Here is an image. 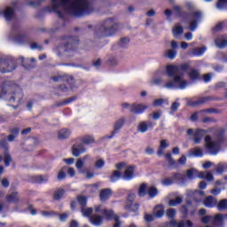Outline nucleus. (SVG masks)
I'll use <instances>...</instances> for the list:
<instances>
[{
	"label": "nucleus",
	"instance_id": "obj_1",
	"mask_svg": "<svg viewBox=\"0 0 227 227\" xmlns=\"http://www.w3.org/2000/svg\"><path fill=\"white\" fill-rule=\"evenodd\" d=\"M47 12H54L61 19L65 14L81 17L89 15L92 12V6L88 0H51Z\"/></svg>",
	"mask_w": 227,
	"mask_h": 227
},
{
	"label": "nucleus",
	"instance_id": "obj_2",
	"mask_svg": "<svg viewBox=\"0 0 227 227\" xmlns=\"http://www.w3.org/2000/svg\"><path fill=\"white\" fill-rule=\"evenodd\" d=\"M187 69V65H168L166 73L168 77H172L170 82H168L163 85V88L168 90L178 89L184 90L189 82L184 78V71Z\"/></svg>",
	"mask_w": 227,
	"mask_h": 227
},
{
	"label": "nucleus",
	"instance_id": "obj_3",
	"mask_svg": "<svg viewBox=\"0 0 227 227\" xmlns=\"http://www.w3.org/2000/svg\"><path fill=\"white\" fill-rule=\"evenodd\" d=\"M0 98L5 99L11 104H16L14 107L17 108L20 104H22V90L13 82H4L2 84Z\"/></svg>",
	"mask_w": 227,
	"mask_h": 227
},
{
	"label": "nucleus",
	"instance_id": "obj_4",
	"mask_svg": "<svg viewBox=\"0 0 227 227\" xmlns=\"http://www.w3.org/2000/svg\"><path fill=\"white\" fill-rule=\"evenodd\" d=\"M78 47V40L76 37H69L67 38V43L64 42L63 46H59L58 51L60 52H65L66 56L71 57L77 51Z\"/></svg>",
	"mask_w": 227,
	"mask_h": 227
},
{
	"label": "nucleus",
	"instance_id": "obj_5",
	"mask_svg": "<svg viewBox=\"0 0 227 227\" xmlns=\"http://www.w3.org/2000/svg\"><path fill=\"white\" fill-rule=\"evenodd\" d=\"M204 146H206L210 155L215 156L221 151V141L213 139L211 136L207 135L204 137Z\"/></svg>",
	"mask_w": 227,
	"mask_h": 227
},
{
	"label": "nucleus",
	"instance_id": "obj_6",
	"mask_svg": "<svg viewBox=\"0 0 227 227\" xmlns=\"http://www.w3.org/2000/svg\"><path fill=\"white\" fill-rule=\"evenodd\" d=\"M227 218L226 215L217 214L216 215H204L201 218V223L204 224H212V227H222L223 219ZM206 227H211L207 225Z\"/></svg>",
	"mask_w": 227,
	"mask_h": 227
},
{
	"label": "nucleus",
	"instance_id": "obj_7",
	"mask_svg": "<svg viewBox=\"0 0 227 227\" xmlns=\"http://www.w3.org/2000/svg\"><path fill=\"white\" fill-rule=\"evenodd\" d=\"M17 68V63L13 59H0V72L11 73Z\"/></svg>",
	"mask_w": 227,
	"mask_h": 227
},
{
	"label": "nucleus",
	"instance_id": "obj_8",
	"mask_svg": "<svg viewBox=\"0 0 227 227\" xmlns=\"http://www.w3.org/2000/svg\"><path fill=\"white\" fill-rule=\"evenodd\" d=\"M208 131L206 129H189L187 130V135L188 136H192L193 137V142L196 145H199L201 143L203 137L206 136V134Z\"/></svg>",
	"mask_w": 227,
	"mask_h": 227
},
{
	"label": "nucleus",
	"instance_id": "obj_9",
	"mask_svg": "<svg viewBox=\"0 0 227 227\" xmlns=\"http://www.w3.org/2000/svg\"><path fill=\"white\" fill-rule=\"evenodd\" d=\"M201 18H202V12L200 11L192 12L188 15L190 30L192 32L196 30L198 23L201 20Z\"/></svg>",
	"mask_w": 227,
	"mask_h": 227
},
{
	"label": "nucleus",
	"instance_id": "obj_10",
	"mask_svg": "<svg viewBox=\"0 0 227 227\" xmlns=\"http://www.w3.org/2000/svg\"><path fill=\"white\" fill-rule=\"evenodd\" d=\"M114 26H112V20H106L100 27V35L101 36H111L114 34Z\"/></svg>",
	"mask_w": 227,
	"mask_h": 227
},
{
	"label": "nucleus",
	"instance_id": "obj_11",
	"mask_svg": "<svg viewBox=\"0 0 227 227\" xmlns=\"http://www.w3.org/2000/svg\"><path fill=\"white\" fill-rule=\"evenodd\" d=\"M165 225L167 227H185V225H187V227H193V223L189 220H181L177 222L176 220L172 219L170 222H167Z\"/></svg>",
	"mask_w": 227,
	"mask_h": 227
},
{
	"label": "nucleus",
	"instance_id": "obj_12",
	"mask_svg": "<svg viewBox=\"0 0 227 227\" xmlns=\"http://www.w3.org/2000/svg\"><path fill=\"white\" fill-rule=\"evenodd\" d=\"M156 123L151 121H143L137 126V130L141 133H146L150 129H153Z\"/></svg>",
	"mask_w": 227,
	"mask_h": 227
},
{
	"label": "nucleus",
	"instance_id": "obj_13",
	"mask_svg": "<svg viewBox=\"0 0 227 227\" xmlns=\"http://www.w3.org/2000/svg\"><path fill=\"white\" fill-rule=\"evenodd\" d=\"M90 158V154H86L83 158L77 159L75 161V168L78 170V173L80 175L85 174L84 166L86 160H89Z\"/></svg>",
	"mask_w": 227,
	"mask_h": 227
},
{
	"label": "nucleus",
	"instance_id": "obj_14",
	"mask_svg": "<svg viewBox=\"0 0 227 227\" xmlns=\"http://www.w3.org/2000/svg\"><path fill=\"white\" fill-rule=\"evenodd\" d=\"M135 168L134 165H129L125 168L124 174L122 176V179L125 181H130L135 178Z\"/></svg>",
	"mask_w": 227,
	"mask_h": 227
},
{
	"label": "nucleus",
	"instance_id": "obj_15",
	"mask_svg": "<svg viewBox=\"0 0 227 227\" xmlns=\"http://www.w3.org/2000/svg\"><path fill=\"white\" fill-rule=\"evenodd\" d=\"M87 148L83 144H74L72 146V153L74 157H80L81 154L85 153Z\"/></svg>",
	"mask_w": 227,
	"mask_h": 227
},
{
	"label": "nucleus",
	"instance_id": "obj_16",
	"mask_svg": "<svg viewBox=\"0 0 227 227\" xmlns=\"http://www.w3.org/2000/svg\"><path fill=\"white\" fill-rule=\"evenodd\" d=\"M126 117H120L117 121L114 123V130L112 132V137H114L125 125Z\"/></svg>",
	"mask_w": 227,
	"mask_h": 227
},
{
	"label": "nucleus",
	"instance_id": "obj_17",
	"mask_svg": "<svg viewBox=\"0 0 227 227\" xmlns=\"http://www.w3.org/2000/svg\"><path fill=\"white\" fill-rule=\"evenodd\" d=\"M131 107L130 113H134L136 114H142L148 109V106L137 103L132 104Z\"/></svg>",
	"mask_w": 227,
	"mask_h": 227
},
{
	"label": "nucleus",
	"instance_id": "obj_18",
	"mask_svg": "<svg viewBox=\"0 0 227 227\" xmlns=\"http://www.w3.org/2000/svg\"><path fill=\"white\" fill-rule=\"evenodd\" d=\"M90 223L95 227H100L104 224V217L100 215L94 214L90 217Z\"/></svg>",
	"mask_w": 227,
	"mask_h": 227
},
{
	"label": "nucleus",
	"instance_id": "obj_19",
	"mask_svg": "<svg viewBox=\"0 0 227 227\" xmlns=\"http://www.w3.org/2000/svg\"><path fill=\"white\" fill-rule=\"evenodd\" d=\"M19 60L20 61L23 67H26V68H34L35 65L33 63L36 62V59H34V58L29 59H24V57H20Z\"/></svg>",
	"mask_w": 227,
	"mask_h": 227
},
{
	"label": "nucleus",
	"instance_id": "obj_20",
	"mask_svg": "<svg viewBox=\"0 0 227 227\" xmlns=\"http://www.w3.org/2000/svg\"><path fill=\"white\" fill-rule=\"evenodd\" d=\"M203 205L206 207L213 208L217 205V200L213 196H207V198L204 199Z\"/></svg>",
	"mask_w": 227,
	"mask_h": 227
},
{
	"label": "nucleus",
	"instance_id": "obj_21",
	"mask_svg": "<svg viewBox=\"0 0 227 227\" xmlns=\"http://www.w3.org/2000/svg\"><path fill=\"white\" fill-rule=\"evenodd\" d=\"M153 215L156 216L158 219L162 218L165 215V207L162 204H158L156 207L153 208Z\"/></svg>",
	"mask_w": 227,
	"mask_h": 227
},
{
	"label": "nucleus",
	"instance_id": "obj_22",
	"mask_svg": "<svg viewBox=\"0 0 227 227\" xmlns=\"http://www.w3.org/2000/svg\"><path fill=\"white\" fill-rule=\"evenodd\" d=\"M206 51H207V47L206 46H201V47H196V48L192 49L190 53L192 56L200 57V56L204 55Z\"/></svg>",
	"mask_w": 227,
	"mask_h": 227
},
{
	"label": "nucleus",
	"instance_id": "obj_23",
	"mask_svg": "<svg viewBox=\"0 0 227 227\" xmlns=\"http://www.w3.org/2000/svg\"><path fill=\"white\" fill-rule=\"evenodd\" d=\"M102 215H103V216H104V218L106 219V220H108V221H110V220H115V217H119V215H117L116 214H114V212H113L112 210H110V209H104L103 211H102Z\"/></svg>",
	"mask_w": 227,
	"mask_h": 227
},
{
	"label": "nucleus",
	"instance_id": "obj_24",
	"mask_svg": "<svg viewBox=\"0 0 227 227\" xmlns=\"http://www.w3.org/2000/svg\"><path fill=\"white\" fill-rule=\"evenodd\" d=\"M6 200L9 203L17 204L20 202V194L18 192H13L11 195L6 196Z\"/></svg>",
	"mask_w": 227,
	"mask_h": 227
},
{
	"label": "nucleus",
	"instance_id": "obj_25",
	"mask_svg": "<svg viewBox=\"0 0 227 227\" xmlns=\"http://www.w3.org/2000/svg\"><path fill=\"white\" fill-rule=\"evenodd\" d=\"M71 136V130L68 129H62L58 131V138L61 140L67 139Z\"/></svg>",
	"mask_w": 227,
	"mask_h": 227
},
{
	"label": "nucleus",
	"instance_id": "obj_26",
	"mask_svg": "<svg viewBox=\"0 0 227 227\" xmlns=\"http://www.w3.org/2000/svg\"><path fill=\"white\" fill-rule=\"evenodd\" d=\"M81 142L85 145H90L95 143V137L91 135H84L80 137Z\"/></svg>",
	"mask_w": 227,
	"mask_h": 227
},
{
	"label": "nucleus",
	"instance_id": "obj_27",
	"mask_svg": "<svg viewBox=\"0 0 227 227\" xmlns=\"http://www.w3.org/2000/svg\"><path fill=\"white\" fill-rule=\"evenodd\" d=\"M169 144H168V141L166 139H163L160 142V147L158 149L157 154L159 156H163L164 151L166 148H168Z\"/></svg>",
	"mask_w": 227,
	"mask_h": 227
},
{
	"label": "nucleus",
	"instance_id": "obj_28",
	"mask_svg": "<svg viewBox=\"0 0 227 227\" xmlns=\"http://www.w3.org/2000/svg\"><path fill=\"white\" fill-rule=\"evenodd\" d=\"M204 153L201 147H195L190 151L189 157H203Z\"/></svg>",
	"mask_w": 227,
	"mask_h": 227
},
{
	"label": "nucleus",
	"instance_id": "obj_29",
	"mask_svg": "<svg viewBox=\"0 0 227 227\" xmlns=\"http://www.w3.org/2000/svg\"><path fill=\"white\" fill-rule=\"evenodd\" d=\"M3 15L6 20H11L14 17V9L12 7H7L3 12Z\"/></svg>",
	"mask_w": 227,
	"mask_h": 227
},
{
	"label": "nucleus",
	"instance_id": "obj_30",
	"mask_svg": "<svg viewBox=\"0 0 227 227\" xmlns=\"http://www.w3.org/2000/svg\"><path fill=\"white\" fill-rule=\"evenodd\" d=\"M199 178L200 179H206L208 182H213L214 181V176L212 174V172L210 171H201L200 173Z\"/></svg>",
	"mask_w": 227,
	"mask_h": 227
},
{
	"label": "nucleus",
	"instance_id": "obj_31",
	"mask_svg": "<svg viewBox=\"0 0 227 227\" xmlns=\"http://www.w3.org/2000/svg\"><path fill=\"white\" fill-rule=\"evenodd\" d=\"M111 195H112V192L110 189H103L100 192V200L106 201L110 199Z\"/></svg>",
	"mask_w": 227,
	"mask_h": 227
},
{
	"label": "nucleus",
	"instance_id": "obj_32",
	"mask_svg": "<svg viewBox=\"0 0 227 227\" xmlns=\"http://www.w3.org/2000/svg\"><path fill=\"white\" fill-rule=\"evenodd\" d=\"M52 80L54 82H60V81L72 82V77L70 75H67V74H58L56 76H53Z\"/></svg>",
	"mask_w": 227,
	"mask_h": 227
},
{
	"label": "nucleus",
	"instance_id": "obj_33",
	"mask_svg": "<svg viewBox=\"0 0 227 227\" xmlns=\"http://www.w3.org/2000/svg\"><path fill=\"white\" fill-rule=\"evenodd\" d=\"M215 45L219 49H223L227 45V40L224 36L217 37L215 39Z\"/></svg>",
	"mask_w": 227,
	"mask_h": 227
},
{
	"label": "nucleus",
	"instance_id": "obj_34",
	"mask_svg": "<svg viewBox=\"0 0 227 227\" xmlns=\"http://www.w3.org/2000/svg\"><path fill=\"white\" fill-rule=\"evenodd\" d=\"M172 34L174 37L178 38L184 34V27L177 24L176 27H173Z\"/></svg>",
	"mask_w": 227,
	"mask_h": 227
},
{
	"label": "nucleus",
	"instance_id": "obj_35",
	"mask_svg": "<svg viewBox=\"0 0 227 227\" xmlns=\"http://www.w3.org/2000/svg\"><path fill=\"white\" fill-rule=\"evenodd\" d=\"M200 172H199L196 168H189L187 170V177L190 180L195 179V178H199Z\"/></svg>",
	"mask_w": 227,
	"mask_h": 227
},
{
	"label": "nucleus",
	"instance_id": "obj_36",
	"mask_svg": "<svg viewBox=\"0 0 227 227\" xmlns=\"http://www.w3.org/2000/svg\"><path fill=\"white\" fill-rule=\"evenodd\" d=\"M135 199H136V194L134 193H130L128 197V199L126 200V202L124 204V209L125 210H128L129 209L131 204H134V201H135Z\"/></svg>",
	"mask_w": 227,
	"mask_h": 227
},
{
	"label": "nucleus",
	"instance_id": "obj_37",
	"mask_svg": "<svg viewBox=\"0 0 227 227\" xmlns=\"http://www.w3.org/2000/svg\"><path fill=\"white\" fill-rule=\"evenodd\" d=\"M183 201H184L183 196H177L176 199L170 200L168 201V205L171 207H175L178 206L179 204H182Z\"/></svg>",
	"mask_w": 227,
	"mask_h": 227
},
{
	"label": "nucleus",
	"instance_id": "obj_38",
	"mask_svg": "<svg viewBox=\"0 0 227 227\" xmlns=\"http://www.w3.org/2000/svg\"><path fill=\"white\" fill-rule=\"evenodd\" d=\"M177 55V51L176 50L168 49L165 51L164 56L168 59H175Z\"/></svg>",
	"mask_w": 227,
	"mask_h": 227
},
{
	"label": "nucleus",
	"instance_id": "obj_39",
	"mask_svg": "<svg viewBox=\"0 0 227 227\" xmlns=\"http://www.w3.org/2000/svg\"><path fill=\"white\" fill-rule=\"evenodd\" d=\"M36 184H46L49 181V176H34Z\"/></svg>",
	"mask_w": 227,
	"mask_h": 227
},
{
	"label": "nucleus",
	"instance_id": "obj_40",
	"mask_svg": "<svg viewBox=\"0 0 227 227\" xmlns=\"http://www.w3.org/2000/svg\"><path fill=\"white\" fill-rule=\"evenodd\" d=\"M65 193L66 192L64 189L59 188L55 191L53 194V198L55 200H59L65 195Z\"/></svg>",
	"mask_w": 227,
	"mask_h": 227
},
{
	"label": "nucleus",
	"instance_id": "obj_41",
	"mask_svg": "<svg viewBox=\"0 0 227 227\" xmlns=\"http://www.w3.org/2000/svg\"><path fill=\"white\" fill-rule=\"evenodd\" d=\"M162 82H163L162 77L153 76L150 81V85L151 86H158V85L162 84Z\"/></svg>",
	"mask_w": 227,
	"mask_h": 227
},
{
	"label": "nucleus",
	"instance_id": "obj_42",
	"mask_svg": "<svg viewBox=\"0 0 227 227\" xmlns=\"http://www.w3.org/2000/svg\"><path fill=\"white\" fill-rule=\"evenodd\" d=\"M12 32H13V35L16 36L15 41L20 43V39L24 37L20 30L17 27H13Z\"/></svg>",
	"mask_w": 227,
	"mask_h": 227
},
{
	"label": "nucleus",
	"instance_id": "obj_43",
	"mask_svg": "<svg viewBox=\"0 0 227 227\" xmlns=\"http://www.w3.org/2000/svg\"><path fill=\"white\" fill-rule=\"evenodd\" d=\"M121 177V174L120 170H114L112 173V176H110V180L112 183H115L118 180H120Z\"/></svg>",
	"mask_w": 227,
	"mask_h": 227
},
{
	"label": "nucleus",
	"instance_id": "obj_44",
	"mask_svg": "<svg viewBox=\"0 0 227 227\" xmlns=\"http://www.w3.org/2000/svg\"><path fill=\"white\" fill-rule=\"evenodd\" d=\"M82 214L84 217H88V218H90L91 217V215L93 213V209L92 207H82Z\"/></svg>",
	"mask_w": 227,
	"mask_h": 227
},
{
	"label": "nucleus",
	"instance_id": "obj_45",
	"mask_svg": "<svg viewBox=\"0 0 227 227\" xmlns=\"http://www.w3.org/2000/svg\"><path fill=\"white\" fill-rule=\"evenodd\" d=\"M20 134V129L18 128H15L12 130V135L8 136V141L9 142H13L15 138H17V137Z\"/></svg>",
	"mask_w": 227,
	"mask_h": 227
},
{
	"label": "nucleus",
	"instance_id": "obj_46",
	"mask_svg": "<svg viewBox=\"0 0 227 227\" xmlns=\"http://www.w3.org/2000/svg\"><path fill=\"white\" fill-rule=\"evenodd\" d=\"M147 184L145 183L142 184L139 187V190H138V195L140 197H145L146 195V192H147Z\"/></svg>",
	"mask_w": 227,
	"mask_h": 227
},
{
	"label": "nucleus",
	"instance_id": "obj_47",
	"mask_svg": "<svg viewBox=\"0 0 227 227\" xmlns=\"http://www.w3.org/2000/svg\"><path fill=\"white\" fill-rule=\"evenodd\" d=\"M216 8L220 11L227 9V0H218Z\"/></svg>",
	"mask_w": 227,
	"mask_h": 227
},
{
	"label": "nucleus",
	"instance_id": "obj_48",
	"mask_svg": "<svg viewBox=\"0 0 227 227\" xmlns=\"http://www.w3.org/2000/svg\"><path fill=\"white\" fill-rule=\"evenodd\" d=\"M172 178H173L174 182H176V181L180 182V183L184 182V175L182 173L173 174Z\"/></svg>",
	"mask_w": 227,
	"mask_h": 227
},
{
	"label": "nucleus",
	"instance_id": "obj_49",
	"mask_svg": "<svg viewBox=\"0 0 227 227\" xmlns=\"http://www.w3.org/2000/svg\"><path fill=\"white\" fill-rule=\"evenodd\" d=\"M206 101H207V98H202L196 99V100H191L189 102V105L192 106H197L199 105L204 104Z\"/></svg>",
	"mask_w": 227,
	"mask_h": 227
},
{
	"label": "nucleus",
	"instance_id": "obj_50",
	"mask_svg": "<svg viewBox=\"0 0 227 227\" xmlns=\"http://www.w3.org/2000/svg\"><path fill=\"white\" fill-rule=\"evenodd\" d=\"M4 161L6 167L10 166V163L12 161V156L8 151H4Z\"/></svg>",
	"mask_w": 227,
	"mask_h": 227
},
{
	"label": "nucleus",
	"instance_id": "obj_51",
	"mask_svg": "<svg viewBox=\"0 0 227 227\" xmlns=\"http://www.w3.org/2000/svg\"><path fill=\"white\" fill-rule=\"evenodd\" d=\"M150 199H154L158 195V190L154 186H151L148 190Z\"/></svg>",
	"mask_w": 227,
	"mask_h": 227
},
{
	"label": "nucleus",
	"instance_id": "obj_52",
	"mask_svg": "<svg viewBox=\"0 0 227 227\" xmlns=\"http://www.w3.org/2000/svg\"><path fill=\"white\" fill-rule=\"evenodd\" d=\"M94 166L96 168L101 169L106 166V160L104 159L96 160Z\"/></svg>",
	"mask_w": 227,
	"mask_h": 227
},
{
	"label": "nucleus",
	"instance_id": "obj_53",
	"mask_svg": "<svg viewBox=\"0 0 227 227\" xmlns=\"http://www.w3.org/2000/svg\"><path fill=\"white\" fill-rule=\"evenodd\" d=\"M129 40L127 37H123L121 39L120 43H119V46L121 49H126L129 45Z\"/></svg>",
	"mask_w": 227,
	"mask_h": 227
},
{
	"label": "nucleus",
	"instance_id": "obj_54",
	"mask_svg": "<svg viewBox=\"0 0 227 227\" xmlns=\"http://www.w3.org/2000/svg\"><path fill=\"white\" fill-rule=\"evenodd\" d=\"M175 183L173 177H167L161 180V184L164 186H169L172 185Z\"/></svg>",
	"mask_w": 227,
	"mask_h": 227
},
{
	"label": "nucleus",
	"instance_id": "obj_55",
	"mask_svg": "<svg viewBox=\"0 0 227 227\" xmlns=\"http://www.w3.org/2000/svg\"><path fill=\"white\" fill-rule=\"evenodd\" d=\"M156 218L157 217L154 214L145 213V215H144L145 221L148 222V223L153 222Z\"/></svg>",
	"mask_w": 227,
	"mask_h": 227
},
{
	"label": "nucleus",
	"instance_id": "obj_56",
	"mask_svg": "<svg viewBox=\"0 0 227 227\" xmlns=\"http://www.w3.org/2000/svg\"><path fill=\"white\" fill-rule=\"evenodd\" d=\"M217 208L218 210H226L227 209V200H222L220 202L217 204Z\"/></svg>",
	"mask_w": 227,
	"mask_h": 227
},
{
	"label": "nucleus",
	"instance_id": "obj_57",
	"mask_svg": "<svg viewBox=\"0 0 227 227\" xmlns=\"http://www.w3.org/2000/svg\"><path fill=\"white\" fill-rule=\"evenodd\" d=\"M163 104H168V99H162V98L154 99L153 102V106H160Z\"/></svg>",
	"mask_w": 227,
	"mask_h": 227
},
{
	"label": "nucleus",
	"instance_id": "obj_58",
	"mask_svg": "<svg viewBox=\"0 0 227 227\" xmlns=\"http://www.w3.org/2000/svg\"><path fill=\"white\" fill-rule=\"evenodd\" d=\"M129 209H126V210H129L130 212H133L134 215H137L138 210H139V205L138 204H135V203H132V204H129Z\"/></svg>",
	"mask_w": 227,
	"mask_h": 227
},
{
	"label": "nucleus",
	"instance_id": "obj_59",
	"mask_svg": "<svg viewBox=\"0 0 227 227\" xmlns=\"http://www.w3.org/2000/svg\"><path fill=\"white\" fill-rule=\"evenodd\" d=\"M77 201L82 206V208L85 207L87 205V198L85 196H78Z\"/></svg>",
	"mask_w": 227,
	"mask_h": 227
},
{
	"label": "nucleus",
	"instance_id": "obj_60",
	"mask_svg": "<svg viewBox=\"0 0 227 227\" xmlns=\"http://www.w3.org/2000/svg\"><path fill=\"white\" fill-rule=\"evenodd\" d=\"M176 215V210L175 208H169L167 210V216L168 219H174Z\"/></svg>",
	"mask_w": 227,
	"mask_h": 227
},
{
	"label": "nucleus",
	"instance_id": "obj_61",
	"mask_svg": "<svg viewBox=\"0 0 227 227\" xmlns=\"http://www.w3.org/2000/svg\"><path fill=\"white\" fill-rule=\"evenodd\" d=\"M165 158L168 160L170 166L176 165V160L173 159L171 153H168L167 154H165Z\"/></svg>",
	"mask_w": 227,
	"mask_h": 227
},
{
	"label": "nucleus",
	"instance_id": "obj_62",
	"mask_svg": "<svg viewBox=\"0 0 227 227\" xmlns=\"http://www.w3.org/2000/svg\"><path fill=\"white\" fill-rule=\"evenodd\" d=\"M199 75H200V73L195 70V69H192L191 70V72L189 73V77L192 79V80H196L199 78Z\"/></svg>",
	"mask_w": 227,
	"mask_h": 227
},
{
	"label": "nucleus",
	"instance_id": "obj_63",
	"mask_svg": "<svg viewBox=\"0 0 227 227\" xmlns=\"http://www.w3.org/2000/svg\"><path fill=\"white\" fill-rule=\"evenodd\" d=\"M41 215H42V216H43L45 218H50V217H52L53 215H55L56 213H54L53 211H42Z\"/></svg>",
	"mask_w": 227,
	"mask_h": 227
},
{
	"label": "nucleus",
	"instance_id": "obj_64",
	"mask_svg": "<svg viewBox=\"0 0 227 227\" xmlns=\"http://www.w3.org/2000/svg\"><path fill=\"white\" fill-rule=\"evenodd\" d=\"M122 110H129L130 113V110H132V104L129 103H122L121 104Z\"/></svg>",
	"mask_w": 227,
	"mask_h": 227
}]
</instances>
